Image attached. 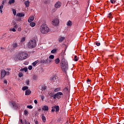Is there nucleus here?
<instances>
[{"instance_id": "aec40b11", "label": "nucleus", "mask_w": 124, "mask_h": 124, "mask_svg": "<svg viewBox=\"0 0 124 124\" xmlns=\"http://www.w3.org/2000/svg\"><path fill=\"white\" fill-rule=\"evenodd\" d=\"M42 119L44 123H45V122H46V117L44 116V114L42 115Z\"/></svg>"}, {"instance_id": "864d4df0", "label": "nucleus", "mask_w": 124, "mask_h": 124, "mask_svg": "<svg viewBox=\"0 0 124 124\" xmlns=\"http://www.w3.org/2000/svg\"><path fill=\"white\" fill-rule=\"evenodd\" d=\"M96 45H97V46H100V43H96Z\"/></svg>"}, {"instance_id": "052dcab7", "label": "nucleus", "mask_w": 124, "mask_h": 124, "mask_svg": "<svg viewBox=\"0 0 124 124\" xmlns=\"http://www.w3.org/2000/svg\"><path fill=\"white\" fill-rule=\"evenodd\" d=\"M34 102L35 104H37V100H34Z\"/></svg>"}, {"instance_id": "1a4fd4ad", "label": "nucleus", "mask_w": 124, "mask_h": 124, "mask_svg": "<svg viewBox=\"0 0 124 124\" xmlns=\"http://www.w3.org/2000/svg\"><path fill=\"white\" fill-rule=\"evenodd\" d=\"M52 24L54 26H58L59 24H60V21H59V19L55 18L54 20L52 21Z\"/></svg>"}, {"instance_id": "b1692460", "label": "nucleus", "mask_w": 124, "mask_h": 124, "mask_svg": "<svg viewBox=\"0 0 124 124\" xmlns=\"http://www.w3.org/2000/svg\"><path fill=\"white\" fill-rule=\"evenodd\" d=\"M66 25L68 26H72V22H71V21L69 20L67 21Z\"/></svg>"}, {"instance_id": "4d7b16f0", "label": "nucleus", "mask_w": 124, "mask_h": 124, "mask_svg": "<svg viewBox=\"0 0 124 124\" xmlns=\"http://www.w3.org/2000/svg\"><path fill=\"white\" fill-rule=\"evenodd\" d=\"M16 28H13L12 29V31H16V29H15Z\"/></svg>"}, {"instance_id": "6e6d98bb", "label": "nucleus", "mask_w": 124, "mask_h": 124, "mask_svg": "<svg viewBox=\"0 0 124 124\" xmlns=\"http://www.w3.org/2000/svg\"><path fill=\"white\" fill-rule=\"evenodd\" d=\"M1 3L2 4H1V5H2L3 6V5H4V0L2 1Z\"/></svg>"}, {"instance_id": "cd10ccee", "label": "nucleus", "mask_w": 124, "mask_h": 124, "mask_svg": "<svg viewBox=\"0 0 124 124\" xmlns=\"http://www.w3.org/2000/svg\"><path fill=\"white\" fill-rule=\"evenodd\" d=\"M108 18H109L110 19H112V18H113V16L112 15V13H110L108 16Z\"/></svg>"}, {"instance_id": "f03ea898", "label": "nucleus", "mask_w": 124, "mask_h": 124, "mask_svg": "<svg viewBox=\"0 0 124 124\" xmlns=\"http://www.w3.org/2000/svg\"><path fill=\"white\" fill-rule=\"evenodd\" d=\"M28 53L26 52H21L19 53L16 55V58L19 61H23V60H26L28 58Z\"/></svg>"}, {"instance_id": "0e129e2a", "label": "nucleus", "mask_w": 124, "mask_h": 124, "mask_svg": "<svg viewBox=\"0 0 124 124\" xmlns=\"http://www.w3.org/2000/svg\"><path fill=\"white\" fill-rule=\"evenodd\" d=\"M52 112H55V108H52L51 110Z\"/></svg>"}, {"instance_id": "603ef678", "label": "nucleus", "mask_w": 124, "mask_h": 124, "mask_svg": "<svg viewBox=\"0 0 124 124\" xmlns=\"http://www.w3.org/2000/svg\"><path fill=\"white\" fill-rule=\"evenodd\" d=\"M10 74V73L9 71L6 72V75H9Z\"/></svg>"}, {"instance_id": "a18cd8bd", "label": "nucleus", "mask_w": 124, "mask_h": 124, "mask_svg": "<svg viewBox=\"0 0 124 124\" xmlns=\"http://www.w3.org/2000/svg\"><path fill=\"white\" fill-rule=\"evenodd\" d=\"M26 84L27 85H30V80L28 79L27 80H26Z\"/></svg>"}, {"instance_id": "c756f323", "label": "nucleus", "mask_w": 124, "mask_h": 124, "mask_svg": "<svg viewBox=\"0 0 124 124\" xmlns=\"http://www.w3.org/2000/svg\"><path fill=\"white\" fill-rule=\"evenodd\" d=\"M57 122L59 124H62V118H59L57 119Z\"/></svg>"}, {"instance_id": "4be33fe9", "label": "nucleus", "mask_w": 124, "mask_h": 124, "mask_svg": "<svg viewBox=\"0 0 124 124\" xmlns=\"http://www.w3.org/2000/svg\"><path fill=\"white\" fill-rule=\"evenodd\" d=\"M38 62H39V61L37 60V61L34 62L32 63V65H33V66H35L36 64H37V63H38Z\"/></svg>"}, {"instance_id": "5fc2aeb1", "label": "nucleus", "mask_w": 124, "mask_h": 124, "mask_svg": "<svg viewBox=\"0 0 124 124\" xmlns=\"http://www.w3.org/2000/svg\"><path fill=\"white\" fill-rule=\"evenodd\" d=\"M20 124H24V122L22 119H20Z\"/></svg>"}, {"instance_id": "20e7f679", "label": "nucleus", "mask_w": 124, "mask_h": 124, "mask_svg": "<svg viewBox=\"0 0 124 124\" xmlns=\"http://www.w3.org/2000/svg\"><path fill=\"white\" fill-rule=\"evenodd\" d=\"M35 46H36V41H35V40H30L27 44V46L30 49H31V48H34Z\"/></svg>"}, {"instance_id": "49530a36", "label": "nucleus", "mask_w": 124, "mask_h": 124, "mask_svg": "<svg viewBox=\"0 0 124 124\" xmlns=\"http://www.w3.org/2000/svg\"><path fill=\"white\" fill-rule=\"evenodd\" d=\"M29 113V112L27 110H24V115H28V113Z\"/></svg>"}, {"instance_id": "ea45409f", "label": "nucleus", "mask_w": 124, "mask_h": 124, "mask_svg": "<svg viewBox=\"0 0 124 124\" xmlns=\"http://www.w3.org/2000/svg\"><path fill=\"white\" fill-rule=\"evenodd\" d=\"M27 108H29V109H32L33 107L31 106V105H29L27 106Z\"/></svg>"}, {"instance_id": "3c124183", "label": "nucleus", "mask_w": 124, "mask_h": 124, "mask_svg": "<svg viewBox=\"0 0 124 124\" xmlns=\"http://www.w3.org/2000/svg\"><path fill=\"white\" fill-rule=\"evenodd\" d=\"M41 99H42L43 100H44V98H45V97L44 96V95H42L41 97Z\"/></svg>"}, {"instance_id": "423d86ee", "label": "nucleus", "mask_w": 124, "mask_h": 124, "mask_svg": "<svg viewBox=\"0 0 124 124\" xmlns=\"http://www.w3.org/2000/svg\"><path fill=\"white\" fill-rule=\"evenodd\" d=\"M63 97V94L62 92H58L57 93H55L54 96V99L58 98V99H61Z\"/></svg>"}, {"instance_id": "5701e85b", "label": "nucleus", "mask_w": 124, "mask_h": 124, "mask_svg": "<svg viewBox=\"0 0 124 124\" xmlns=\"http://www.w3.org/2000/svg\"><path fill=\"white\" fill-rule=\"evenodd\" d=\"M8 3L9 4H13V3H15V0H9Z\"/></svg>"}, {"instance_id": "79ce46f5", "label": "nucleus", "mask_w": 124, "mask_h": 124, "mask_svg": "<svg viewBox=\"0 0 124 124\" xmlns=\"http://www.w3.org/2000/svg\"><path fill=\"white\" fill-rule=\"evenodd\" d=\"M49 95L50 97H53V99H54V96H55V95H54V94H53L52 93H50Z\"/></svg>"}, {"instance_id": "7ed1b4c3", "label": "nucleus", "mask_w": 124, "mask_h": 124, "mask_svg": "<svg viewBox=\"0 0 124 124\" xmlns=\"http://www.w3.org/2000/svg\"><path fill=\"white\" fill-rule=\"evenodd\" d=\"M40 30L41 32H42L43 34L48 33V32L50 31V29H49V27H48L47 25L45 24H43L40 26Z\"/></svg>"}, {"instance_id": "2f4dec72", "label": "nucleus", "mask_w": 124, "mask_h": 124, "mask_svg": "<svg viewBox=\"0 0 124 124\" xmlns=\"http://www.w3.org/2000/svg\"><path fill=\"white\" fill-rule=\"evenodd\" d=\"M51 53L52 54H55V53H57V49H53L51 50Z\"/></svg>"}, {"instance_id": "338daca9", "label": "nucleus", "mask_w": 124, "mask_h": 124, "mask_svg": "<svg viewBox=\"0 0 124 124\" xmlns=\"http://www.w3.org/2000/svg\"><path fill=\"white\" fill-rule=\"evenodd\" d=\"M20 71H24V68L21 69Z\"/></svg>"}, {"instance_id": "393cba45", "label": "nucleus", "mask_w": 124, "mask_h": 124, "mask_svg": "<svg viewBox=\"0 0 124 124\" xmlns=\"http://www.w3.org/2000/svg\"><path fill=\"white\" fill-rule=\"evenodd\" d=\"M28 89H29V87H28V86H24L22 88V91H27Z\"/></svg>"}, {"instance_id": "39448f33", "label": "nucleus", "mask_w": 124, "mask_h": 124, "mask_svg": "<svg viewBox=\"0 0 124 124\" xmlns=\"http://www.w3.org/2000/svg\"><path fill=\"white\" fill-rule=\"evenodd\" d=\"M9 105L10 108L14 110H17L18 109V105L15 101H10L9 102Z\"/></svg>"}, {"instance_id": "6ab92c4d", "label": "nucleus", "mask_w": 124, "mask_h": 124, "mask_svg": "<svg viewBox=\"0 0 124 124\" xmlns=\"http://www.w3.org/2000/svg\"><path fill=\"white\" fill-rule=\"evenodd\" d=\"M65 38L64 37H61L58 39V41L59 42H62L63 41V40L65 39Z\"/></svg>"}, {"instance_id": "69168bd1", "label": "nucleus", "mask_w": 124, "mask_h": 124, "mask_svg": "<svg viewBox=\"0 0 124 124\" xmlns=\"http://www.w3.org/2000/svg\"><path fill=\"white\" fill-rule=\"evenodd\" d=\"M17 27H18V26L17 25H16L15 27L14 28L15 29H17Z\"/></svg>"}, {"instance_id": "412c9836", "label": "nucleus", "mask_w": 124, "mask_h": 124, "mask_svg": "<svg viewBox=\"0 0 124 124\" xmlns=\"http://www.w3.org/2000/svg\"><path fill=\"white\" fill-rule=\"evenodd\" d=\"M43 110H44L45 111H48V110H49V107L47 106H45L43 108Z\"/></svg>"}, {"instance_id": "2eb2a0df", "label": "nucleus", "mask_w": 124, "mask_h": 124, "mask_svg": "<svg viewBox=\"0 0 124 124\" xmlns=\"http://www.w3.org/2000/svg\"><path fill=\"white\" fill-rule=\"evenodd\" d=\"M54 109H55V111L59 112L60 111V107L59 106H55L54 107Z\"/></svg>"}, {"instance_id": "ddd939ff", "label": "nucleus", "mask_w": 124, "mask_h": 124, "mask_svg": "<svg viewBox=\"0 0 124 124\" xmlns=\"http://www.w3.org/2000/svg\"><path fill=\"white\" fill-rule=\"evenodd\" d=\"M25 16V14L22 13H18L16 14L17 17H19L20 18H22V17H24Z\"/></svg>"}, {"instance_id": "9b49d317", "label": "nucleus", "mask_w": 124, "mask_h": 124, "mask_svg": "<svg viewBox=\"0 0 124 124\" xmlns=\"http://www.w3.org/2000/svg\"><path fill=\"white\" fill-rule=\"evenodd\" d=\"M62 93H65L66 94H68V93H69V89L68 87L65 88L63 90Z\"/></svg>"}, {"instance_id": "a19ab883", "label": "nucleus", "mask_w": 124, "mask_h": 124, "mask_svg": "<svg viewBox=\"0 0 124 124\" xmlns=\"http://www.w3.org/2000/svg\"><path fill=\"white\" fill-rule=\"evenodd\" d=\"M28 69H29V70H31V69H32V66L31 65L29 66Z\"/></svg>"}, {"instance_id": "bb28decb", "label": "nucleus", "mask_w": 124, "mask_h": 124, "mask_svg": "<svg viewBox=\"0 0 124 124\" xmlns=\"http://www.w3.org/2000/svg\"><path fill=\"white\" fill-rule=\"evenodd\" d=\"M13 48H17V47H18V44H17V43L13 44Z\"/></svg>"}, {"instance_id": "a211bd4d", "label": "nucleus", "mask_w": 124, "mask_h": 124, "mask_svg": "<svg viewBox=\"0 0 124 124\" xmlns=\"http://www.w3.org/2000/svg\"><path fill=\"white\" fill-rule=\"evenodd\" d=\"M25 7H29L30 6V2L29 0L26 1L25 2Z\"/></svg>"}, {"instance_id": "bf43d9fd", "label": "nucleus", "mask_w": 124, "mask_h": 124, "mask_svg": "<svg viewBox=\"0 0 124 124\" xmlns=\"http://www.w3.org/2000/svg\"><path fill=\"white\" fill-rule=\"evenodd\" d=\"M4 84H7V80H6V79H5V80H4Z\"/></svg>"}, {"instance_id": "37998d69", "label": "nucleus", "mask_w": 124, "mask_h": 124, "mask_svg": "<svg viewBox=\"0 0 124 124\" xmlns=\"http://www.w3.org/2000/svg\"><path fill=\"white\" fill-rule=\"evenodd\" d=\"M74 60H75V62H77V61H78V58H77V56H75V58H74Z\"/></svg>"}, {"instance_id": "c9c22d12", "label": "nucleus", "mask_w": 124, "mask_h": 124, "mask_svg": "<svg viewBox=\"0 0 124 124\" xmlns=\"http://www.w3.org/2000/svg\"><path fill=\"white\" fill-rule=\"evenodd\" d=\"M0 51H1V52H4L5 51V48L1 46L0 47Z\"/></svg>"}, {"instance_id": "8fccbe9b", "label": "nucleus", "mask_w": 124, "mask_h": 124, "mask_svg": "<svg viewBox=\"0 0 124 124\" xmlns=\"http://www.w3.org/2000/svg\"><path fill=\"white\" fill-rule=\"evenodd\" d=\"M24 124H31V123H28V122H27V120H24Z\"/></svg>"}, {"instance_id": "e433bc0d", "label": "nucleus", "mask_w": 124, "mask_h": 124, "mask_svg": "<svg viewBox=\"0 0 124 124\" xmlns=\"http://www.w3.org/2000/svg\"><path fill=\"white\" fill-rule=\"evenodd\" d=\"M32 78H33V80H36V79H37V76L36 75H34L32 77Z\"/></svg>"}, {"instance_id": "13d9d810", "label": "nucleus", "mask_w": 124, "mask_h": 124, "mask_svg": "<svg viewBox=\"0 0 124 124\" xmlns=\"http://www.w3.org/2000/svg\"><path fill=\"white\" fill-rule=\"evenodd\" d=\"M49 2H50V1H45V2H44V3H46V4L49 3Z\"/></svg>"}, {"instance_id": "f8f14e48", "label": "nucleus", "mask_w": 124, "mask_h": 124, "mask_svg": "<svg viewBox=\"0 0 124 124\" xmlns=\"http://www.w3.org/2000/svg\"><path fill=\"white\" fill-rule=\"evenodd\" d=\"M62 6V3L60 1H58L55 4V8H60Z\"/></svg>"}, {"instance_id": "f257e3e1", "label": "nucleus", "mask_w": 124, "mask_h": 124, "mask_svg": "<svg viewBox=\"0 0 124 124\" xmlns=\"http://www.w3.org/2000/svg\"><path fill=\"white\" fill-rule=\"evenodd\" d=\"M61 69L63 72L66 73V71H67L68 69V63L64 58H62L61 60Z\"/></svg>"}, {"instance_id": "6e6552de", "label": "nucleus", "mask_w": 124, "mask_h": 124, "mask_svg": "<svg viewBox=\"0 0 124 124\" xmlns=\"http://www.w3.org/2000/svg\"><path fill=\"white\" fill-rule=\"evenodd\" d=\"M57 80H58V77L56 75L53 76L50 78V81L52 82V83H55V82H57Z\"/></svg>"}, {"instance_id": "7c9ffc66", "label": "nucleus", "mask_w": 124, "mask_h": 124, "mask_svg": "<svg viewBox=\"0 0 124 124\" xmlns=\"http://www.w3.org/2000/svg\"><path fill=\"white\" fill-rule=\"evenodd\" d=\"M30 26H31V27H32V28H33V27H34V26H35V23L34 22H31L30 23Z\"/></svg>"}, {"instance_id": "c03bdc74", "label": "nucleus", "mask_w": 124, "mask_h": 124, "mask_svg": "<svg viewBox=\"0 0 124 124\" xmlns=\"http://www.w3.org/2000/svg\"><path fill=\"white\" fill-rule=\"evenodd\" d=\"M111 3H115L116 2V0H110Z\"/></svg>"}, {"instance_id": "dca6fc26", "label": "nucleus", "mask_w": 124, "mask_h": 124, "mask_svg": "<svg viewBox=\"0 0 124 124\" xmlns=\"http://www.w3.org/2000/svg\"><path fill=\"white\" fill-rule=\"evenodd\" d=\"M31 92L30 90H27L25 91V95H30Z\"/></svg>"}, {"instance_id": "774afa93", "label": "nucleus", "mask_w": 124, "mask_h": 124, "mask_svg": "<svg viewBox=\"0 0 124 124\" xmlns=\"http://www.w3.org/2000/svg\"><path fill=\"white\" fill-rule=\"evenodd\" d=\"M35 124H38V121H36L35 122Z\"/></svg>"}, {"instance_id": "58836bf2", "label": "nucleus", "mask_w": 124, "mask_h": 124, "mask_svg": "<svg viewBox=\"0 0 124 124\" xmlns=\"http://www.w3.org/2000/svg\"><path fill=\"white\" fill-rule=\"evenodd\" d=\"M26 40V38L25 37H23L21 40V42H24Z\"/></svg>"}, {"instance_id": "9d476101", "label": "nucleus", "mask_w": 124, "mask_h": 124, "mask_svg": "<svg viewBox=\"0 0 124 124\" xmlns=\"http://www.w3.org/2000/svg\"><path fill=\"white\" fill-rule=\"evenodd\" d=\"M0 74L1 79L2 78H4V77H5V75H6V71H5V70H2L0 72Z\"/></svg>"}, {"instance_id": "473e14b6", "label": "nucleus", "mask_w": 124, "mask_h": 124, "mask_svg": "<svg viewBox=\"0 0 124 124\" xmlns=\"http://www.w3.org/2000/svg\"><path fill=\"white\" fill-rule=\"evenodd\" d=\"M18 76L20 78H21V77H23V73L22 72L19 73Z\"/></svg>"}, {"instance_id": "f704fd0d", "label": "nucleus", "mask_w": 124, "mask_h": 124, "mask_svg": "<svg viewBox=\"0 0 124 124\" xmlns=\"http://www.w3.org/2000/svg\"><path fill=\"white\" fill-rule=\"evenodd\" d=\"M55 58V56L53 55H51L49 56V58L53 60Z\"/></svg>"}, {"instance_id": "de8ad7c7", "label": "nucleus", "mask_w": 124, "mask_h": 124, "mask_svg": "<svg viewBox=\"0 0 124 124\" xmlns=\"http://www.w3.org/2000/svg\"><path fill=\"white\" fill-rule=\"evenodd\" d=\"M23 69H24V71H25V72H27V71H28V68L25 67V68H23Z\"/></svg>"}, {"instance_id": "09e8293b", "label": "nucleus", "mask_w": 124, "mask_h": 124, "mask_svg": "<svg viewBox=\"0 0 124 124\" xmlns=\"http://www.w3.org/2000/svg\"><path fill=\"white\" fill-rule=\"evenodd\" d=\"M52 12H56V11H57V9H56V8H54L52 9Z\"/></svg>"}, {"instance_id": "0eeeda50", "label": "nucleus", "mask_w": 124, "mask_h": 124, "mask_svg": "<svg viewBox=\"0 0 124 124\" xmlns=\"http://www.w3.org/2000/svg\"><path fill=\"white\" fill-rule=\"evenodd\" d=\"M52 62L51 60H49V59L47 58L46 60L42 59L40 61V63H44L45 64H49L50 62Z\"/></svg>"}, {"instance_id": "4c0bfd02", "label": "nucleus", "mask_w": 124, "mask_h": 124, "mask_svg": "<svg viewBox=\"0 0 124 124\" xmlns=\"http://www.w3.org/2000/svg\"><path fill=\"white\" fill-rule=\"evenodd\" d=\"M13 13L14 15L15 16L16 15V10L13 9Z\"/></svg>"}, {"instance_id": "c85d7f7f", "label": "nucleus", "mask_w": 124, "mask_h": 124, "mask_svg": "<svg viewBox=\"0 0 124 124\" xmlns=\"http://www.w3.org/2000/svg\"><path fill=\"white\" fill-rule=\"evenodd\" d=\"M2 9H3V6L2 5H0V13H2Z\"/></svg>"}, {"instance_id": "72a5a7b5", "label": "nucleus", "mask_w": 124, "mask_h": 124, "mask_svg": "<svg viewBox=\"0 0 124 124\" xmlns=\"http://www.w3.org/2000/svg\"><path fill=\"white\" fill-rule=\"evenodd\" d=\"M61 90V88H56L55 90H54V92L55 93H57V92H59V91H60Z\"/></svg>"}, {"instance_id": "f3484780", "label": "nucleus", "mask_w": 124, "mask_h": 124, "mask_svg": "<svg viewBox=\"0 0 124 124\" xmlns=\"http://www.w3.org/2000/svg\"><path fill=\"white\" fill-rule=\"evenodd\" d=\"M46 89H47V86L44 85L41 86V90L42 92H44L46 90Z\"/></svg>"}, {"instance_id": "a878e982", "label": "nucleus", "mask_w": 124, "mask_h": 124, "mask_svg": "<svg viewBox=\"0 0 124 124\" xmlns=\"http://www.w3.org/2000/svg\"><path fill=\"white\" fill-rule=\"evenodd\" d=\"M55 62L56 64H58L60 63V59L57 58L55 60Z\"/></svg>"}, {"instance_id": "4468645a", "label": "nucleus", "mask_w": 124, "mask_h": 124, "mask_svg": "<svg viewBox=\"0 0 124 124\" xmlns=\"http://www.w3.org/2000/svg\"><path fill=\"white\" fill-rule=\"evenodd\" d=\"M33 20H34V17L33 16H30L28 19V22L29 23H31Z\"/></svg>"}, {"instance_id": "e2e57ef3", "label": "nucleus", "mask_w": 124, "mask_h": 124, "mask_svg": "<svg viewBox=\"0 0 124 124\" xmlns=\"http://www.w3.org/2000/svg\"><path fill=\"white\" fill-rule=\"evenodd\" d=\"M87 83H89V82H91V80L88 79H87Z\"/></svg>"}, {"instance_id": "680f3d73", "label": "nucleus", "mask_w": 124, "mask_h": 124, "mask_svg": "<svg viewBox=\"0 0 124 124\" xmlns=\"http://www.w3.org/2000/svg\"><path fill=\"white\" fill-rule=\"evenodd\" d=\"M7 70H8V71H9L11 70V68H7Z\"/></svg>"}]
</instances>
